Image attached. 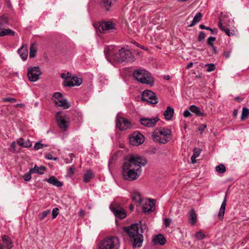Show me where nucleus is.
Masks as SVG:
<instances>
[{
  "mask_svg": "<svg viewBox=\"0 0 249 249\" xmlns=\"http://www.w3.org/2000/svg\"><path fill=\"white\" fill-rule=\"evenodd\" d=\"M190 110L194 113L197 116H204V113H202L200 109L195 105H191L189 107Z\"/></svg>",
  "mask_w": 249,
  "mask_h": 249,
  "instance_id": "obj_32",
  "label": "nucleus"
},
{
  "mask_svg": "<svg viewBox=\"0 0 249 249\" xmlns=\"http://www.w3.org/2000/svg\"><path fill=\"white\" fill-rule=\"evenodd\" d=\"M79 214L80 216H83L85 214V211L84 210H80L79 213Z\"/></svg>",
  "mask_w": 249,
  "mask_h": 249,
  "instance_id": "obj_58",
  "label": "nucleus"
},
{
  "mask_svg": "<svg viewBox=\"0 0 249 249\" xmlns=\"http://www.w3.org/2000/svg\"><path fill=\"white\" fill-rule=\"evenodd\" d=\"M55 105L64 109L69 108L71 107V104L65 98L63 100H56L55 101Z\"/></svg>",
  "mask_w": 249,
  "mask_h": 249,
  "instance_id": "obj_23",
  "label": "nucleus"
},
{
  "mask_svg": "<svg viewBox=\"0 0 249 249\" xmlns=\"http://www.w3.org/2000/svg\"><path fill=\"white\" fill-rule=\"evenodd\" d=\"M152 138L154 141L165 144L171 139V132L167 128L160 127L153 132Z\"/></svg>",
  "mask_w": 249,
  "mask_h": 249,
  "instance_id": "obj_4",
  "label": "nucleus"
},
{
  "mask_svg": "<svg viewBox=\"0 0 249 249\" xmlns=\"http://www.w3.org/2000/svg\"><path fill=\"white\" fill-rule=\"evenodd\" d=\"M147 163L145 158L136 155L127 157L122 167V176L124 180L133 181L142 173V167Z\"/></svg>",
  "mask_w": 249,
  "mask_h": 249,
  "instance_id": "obj_1",
  "label": "nucleus"
},
{
  "mask_svg": "<svg viewBox=\"0 0 249 249\" xmlns=\"http://www.w3.org/2000/svg\"><path fill=\"white\" fill-rule=\"evenodd\" d=\"M18 53L23 60L24 61L26 60L28 56V50L27 45L26 44L23 45L22 47L18 50Z\"/></svg>",
  "mask_w": 249,
  "mask_h": 249,
  "instance_id": "obj_21",
  "label": "nucleus"
},
{
  "mask_svg": "<svg viewBox=\"0 0 249 249\" xmlns=\"http://www.w3.org/2000/svg\"><path fill=\"white\" fill-rule=\"evenodd\" d=\"M45 180L57 187H61L63 185L62 182L59 181L53 176H52L49 178H46Z\"/></svg>",
  "mask_w": 249,
  "mask_h": 249,
  "instance_id": "obj_25",
  "label": "nucleus"
},
{
  "mask_svg": "<svg viewBox=\"0 0 249 249\" xmlns=\"http://www.w3.org/2000/svg\"><path fill=\"white\" fill-rule=\"evenodd\" d=\"M218 27L221 30L223 31L227 36H231L234 35V32H231L229 29L224 26L221 20L218 22Z\"/></svg>",
  "mask_w": 249,
  "mask_h": 249,
  "instance_id": "obj_31",
  "label": "nucleus"
},
{
  "mask_svg": "<svg viewBox=\"0 0 249 249\" xmlns=\"http://www.w3.org/2000/svg\"><path fill=\"white\" fill-rule=\"evenodd\" d=\"M45 157L48 160H58L57 157H53L52 155L50 154H47Z\"/></svg>",
  "mask_w": 249,
  "mask_h": 249,
  "instance_id": "obj_52",
  "label": "nucleus"
},
{
  "mask_svg": "<svg viewBox=\"0 0 249 249\" xmlns=\"http://www.w3.org/2000/svg\"><path fill=\"white\" fill-rule=\"evenodd\" d=\"M31 173L32 172H30V170L28 173L25 174L23 176V179L25 181H29L31 178Z\"/></svg>",
  "mask_w": 249,
  "mask_h": 249,
  "instance_id": "obj_45",
  "label": "nucleus"
},
{
  "mask_svg": "<svg viewBox=\"0 0 249 249\" xmlns=\"http://www.w3.org/2000/svg\"><path fill=\"white\" fill-rule=\"evenodd\" d=\"M216 171L221 174H223L226 172V167L224 165L221 164L217 166L215 168Z\"/></svg>",
  "mask_w": 249,
  "mask_h": 249,
  "instance_id": "obj_38",
  "label": "nucleus"
},
{
  "mask_svg": "<svg viewBox=\"0 0 249 249\" xmlns=\"http://www.w3.org/2000/svg\"><path fill=\"white\" fill-rule=\"evenodd\" d=\"M9 25V20L7 17L4 15L0 16V37L11 36H14L15 33L10 29L5 27Z\"/></svg>",
  "mask_w": 249,
  "mask_h": 249,
  "instance_id": "obj_7",
  "label": "nucleus"
},
{
  "mask_svg": "<svg viewBox=\"0 0 249 249\" xmlns=\"http://www.w3.org/2000/svg\"><path fill=\"white\" fill-rule=\"evenodd\" d=\"M50 213V211L49 210L44 211L38 214V217L40 220H42Z\"/></svg>",
  "mask_w": 249,
  "mask_h": 249,
  "instance_id": "obj_39",
  "label": "nucleus"
},
{
  "mask_svg": "<svg viewBox=\"0 0 249 249\" xmlns=\"http://www.w3.org/2000/svg\"><path fill=\"white\" fill-rule=\"evenodd\" d=\"M153 242L155 245L159 244L163 245L165 244L166 239L163 235L159 234L154 237Z\"/></svg>",
  "mask_w": 249,
  "mask_h": 249,
  "instance_id": "obj_19",
  "label": "nucleus"
},
{
  "mask_svg": "<svg viewBox=\"0 0 249 249\" xmlns=\"http://www.w3.org/2000/svg\"><path fill=\"white\" fill-rule=\"evenodd\" d=\"M98 30L100 33L106 34L109 33L115 29V24L110 21H104L99 23Z\"/></svg>",
  "mask_w": 249,
  "mask_h": 249,
  "instance_id": "obj_12",
  "label": "nucleus"
},
{
  "mask_svg": "<svg viewBox=\"0 0 249 249\" xmlns=\"http://www.w3.org/2000/svg\"><path fill=\"white\" fill-rule=\"evenodd\" d=\"M172 219L170 218H166L164 219L163 224L165 227H168L170 225Z\"/></svg>",
  "mask_w": 249,
  "mask_h": 249,
  "instance_id": "obj_46",
  "label": "nucleus"
},
{
  "mask_svg": "<svg viewBox=\"0 0 249 249\" xmlns=\"http://www.w3.org/2000/svg\"><path fill=\"white\" fill-rule=\"evenodd\" d=\"M199 28L201 29H206L208 30V31H210L212 34H216L217 32V30L216 29H211L209 27H207L203 24H200L199 25Z\"/></svg>",
  "mask_w": 249,
  "mask_h": 249,
  "instance_id": "obj_37",
  "label": "nucleus"
},
{
  "mask_svg": "<svg viewBox=\"0 0 249 249\" xmlns=\"http://www.w3.org/2000/svg\"><path fill=\"white\" fill-rule=\"evenodd\" d=\"M196 221L197 215L195 210L194 209H192L190 211L189 221L192 226H194L196 223Z\"/></svg>",
  "mask_w": 249,
  "mask_h": 249,
  "instance_id": "obj_28",
  "label": "nucleus"
},
{
  "mask_svg": "<svg viewBox=\"0 0 249 249\" xmlns=\"http://www.w3.org/2000/svg\"><path fill=\"white\" fill-rule=\"evenodd\" d=\"M17 142L19 145L23 147L28 148L32 146L31 142L28 140H25L22 138H20L18 139Z\"/></svg>",
  "mask_w": 249,
  "mask_h": 249,
  "instance_id": "obj_29",
  "label": "nucleus"
},
{
  "mask_svg": "<svg viewBox=\"0 0 249 249\" xmlns=\"http://www.w3.org/2000/svg\"><path fill=\"white\" fill-rule=\"evenodd\" d=\"M71 77V74L69 72L67 73H63L61 74V77L65 80L69 79Z\"/></svg>",
  "mask_w": 249,
  "mask_h": 249,
  "instance_id": "obj_51",
  "label": "nucleus"
},
{
  "mask_svg": "<svg viewBox=\"0 0 249 249\" xmlns=\"http://www.w3.org/2000/svg\"><path fill=\"white\" fill-rule=\"evenodd\" d=\"M206 124H202L199 126L198 129L199 131H200V133H202L204 130V129L206 127Z\"/></svg>",
  "mask_w": 249,
  "mask_h": 249,
  "instance_id": "obj_53",
  "label": "nucleus"
},
{
  "mask_svg": "<svg viewBox=\"0 0 249 249\" xmlns=\"http://www.w3.org/2000/svg\"><path fill=\"white\" fill-rule=\"evenodd\" d=\"M41 72L38 67H33L28 69L27 76L31 82H36L39 79Z\"/></svg>",
  "mask_w": 249,
  "mask_h": 249,
  "instance_id": "obj_10",
  "label": "nucleus"
},
{
  "mask_svg": "<svg viewBox=\"0 0 249 249\" xmlns=\"http://www.w3.org/2000/svg\"><path fill=\"white\" fill-rule=\"evenodd\" d=\"M144 137L143 135L139 132L133 133L129 138L130 142L133 145H139L144 142Z\"/></svg>",
  "mask_w": 249,
  "mask_h": 249,
  "instance_id": "obj_13",
  "label": "nucleus"
},
{
  "mask_svg": "<svg viewBox=\"0 0 249 249\" xmlns=\"http://www.w3.org/2000/svg\"><path fill=\"white\" fill-rule=\"evenodd\" d=\"M104 53L107 60H112L117 62H131L135 60V57L131 52L127 49L122 48L121 49L114 46H109L105 47Z\"/></svg>",
  "mask_w": 249,
  "mask_h": 249,
  "instance_id": "obj_2",
  "label": "nucleus"
},
{
  "mask_svg": "<svg viewBox=\"0 0 249 249\" xmlns=\"http://www.w3.org/2000/svg\"><path fill=\"white\" fill-rule=\"evenodd\" d=\"M196 157L195 158H194L193 155L192 156L191 160V161L193 163H195L196 162Z\"/></svg>",
  "mask_w": 249,
  "mask_h": 249,
  "instance_id": "obj_59",
  "label": "nucleus"
},
{
  "mask_svg": "<svg viewBox=\"0 0 249 249\" xmlns=\"http://www.w3.org/2000/svg\"><path fill=\"white\" fill-rule=\"evenodd\" d=\"M47 146L46 145H45L43 143H40V142H36L35 145H34V149L36 150H37L39 149H41L42 148H43L44 147Z\"/></svg>",
  "mask_w": 249,
  "mask_h": 249,
  "instance_id": "obj_42",
  "label": "nucleus"
},
{
  "mask_svg": "<svg viewBox=\"0 0 249 249\" xmlns=\"http://www.w3.org/2000/svg\"><path fill=\"white\" fill-rule=\"evenodd\" d=\"M195 237L198 240H202L205 237V235L201 231H197L196 233Z\"/></svg>",
  "mask_w": 249,
  "mask_h": 249,
  "instance_id": "obj_40",
  "label": "nucleus"
},
{
  "mask_svg": "<svg viewBox=\"0 0 249 249\" xmlns=\"http://www.w3.org/2000/svg\"><path fill=\"white\" fill-rule=\"evenodd\" d=\"M2 101L3 102H10V103H15L17 101L16 99L12 97H7L2 99Z\"/></svg>",
  "mask_w": 249,
  "mask_h": 249,
  "instance_id": "obj_43",
  "label": "nucleus"
},
{
  "mask_svg": "<svg viewBox=\"0 0 249 249\" xmlns=\"http://www.w3.org/2000/svg\"><path fill=\"white\" fill-rule=\"evenodd\" d=\"M133 75L138 82L144 84L151 85L154 81L150 73L144 69H138L133 71Z\"/></svg>",
  "mask_w": 249,
  "mask_h": 249,
  "instance_id": "obj_6",
  "label": "nucleus"
},
{
  "mask_svg": "<svg viewBox=\"0 0 249 249\" xmlns=\"http://www.w3.org/2000/svg\"><path fill=\"white\" fill-rule=\"evenodd\" d=\"M113 1H115V0H101L100 5L101 8H104L107 11H109L113 4Z\"/></svg>",
  "mask_w": 249,
  "mask_h": 249,
  "instance_id": "obj_20",
  "label": "nucleus"
},
{
  "mask_svg": "<svg viewBox=\"0 0 249 249\" xmlns=\"http://www.w3.org/2000/svg\"><path fill=\"white\" fill-rule=\"evenodd\" d=\"M159 119L158 117L153 118H149L146 117H141L140 118V124L147 127H152L156 125Z\"/></svg>",
  "mask_w": 249,
  "mask_h": 249,
  "instance_id": "obj_14",
  "label": "nucleus"
},
{
  "mask_svg": "<svg viewBox=\"0 0 249 249\" xmlns=\"http://www.w3.org/2000/svg\"><path fill=\"white\" fill-rule=\"evenodd\" d=\"M193 66V62H190L187 65L186 68V69H190Z\"/></svg>",
  "mask_w": 249,
  "mask_h": 249,
  "instance_id": "obj_61",
  "label": "nucleus"
},
{
  "mask_svg": "<svg viewBox=\"0 0 249 249\" xmlns=\"http://www.w3.org/2000/svg\"><path fill=\"white\" fill-rule=\"evenodd\" d=\"M16 144L15 142H12L10 146L12 148H13V152H15L16 151Z\"/></svg>",
  "mask_w": 249,
  "mask_h": 249,
  "instance_id": "obj_57",
  "label": "nucleus"
},
{
  "mask_svg": "<svg viewBox=\"0 0 249 249\" xmlns=\"http://www.w3.org/2000/svg\"><path fill=\"white\" fill-rule=\"evenodd\" d=\"M46 168L44 166H41L40 167L35 165L33 168L30 169V172L36 173L39 175H42L44 171L46 170Z\"/></svg>",
  "mask_w": 249,
  "mask_h": 249,
  "instance_id": "obj_30",
  "label": "nucleus"
},
{
  "mask_svg": "<svg viewBox=\"0 0 249 249\" xmlns=\"http://www.w3.org/2000/svg\"><path fill=\"white\" fill-rule=\"evenodd\" d=\"M174 109L170 107H167L166 110L163 113V115L166 120H170L174 115Z\"/></svg>",
  "mask_w": 249,
  "mask_h": 249,
  "instance_id": "obj_26",
  "label": "nucleus"
},
{
  "mask_svg": "<svg viewBox=\"0 0 249 249\" xmlns=\"http://www.w3.org/2000/svg\"><path fill=\"white\" fill-rule=\"evenodd\" d=\"M200 152H201V150L199 148H194V150H193V155L194 156V158H195V157L196 158L198 157L199 156V155H200Z\"/></svg>",
  "mask_w": 249,
  "mask_h": 249,
  "instance_id": "obj_47",
  "label": "nucleus"
},
{
  "mask_svg": "<svg viewBox=\"0 0 249 249\" xmlns=\"http://www.w3.org/2000/svg\"><path fill=\"white\" fill-rule=\"evenodd\" d=\"M205 34L204 32H200L198 36V40L199 42L203 41L205 38Z\"/></svg>",
  "mask_w": 249,
  "mask_h": 249,
  "instance_id": "obj_48",
  "label": "nucleus"
},
{
  "mask_svg": "<svg viewBox=\"0 0 249 249\" xmlns=\"http://www.w3.org/2000/svg\"><path fill=\"white\" fill-rule=\"evenodd\" d=\"M75 167L74 166H71L69 169L68 171V174H69L70 176H71L74 173L75 171Z\"/></svg>",
  "mask_w": 249,
  "mask_h": 249,
  "instance_id": "obj_50",
  "label": "nucleus"
},
{
  "mask_svg": "<svg viewBox=\"0 0 249 249\" xmlns=\"http://www.w3.org/2000/svg\"><path fill=\"white\" fill-rule=\"evenodd\" d=\"M235 100L239 102H240L242 101V99L239 97H236L235 98Z\"/></svg>",
  "mask_w": 249,
  "mask_h": 249,
  "instance_id": "obj_63",
  "label": "nucleus"
},
{
  "mask_svg": "<svg viewBox=\"0 0 249 249\" xmlns=\"http://www.w3.org/2000/svg\"><path fill=\"white\" fill-rule=\"evenodd\" d=\"M120 243L116 236H109L100 241L97 244V249H119Z\"/></svg>",
  "mask_w": 249,
  "mask_h": 249,
  "instance_id": "obj_5",
  "label": "nucleus"
},
{
  "mask_svg": "<svg viewBox=\"0 0 249 249\" xmlns=\"http://www.w3.org/2000/svg\"><path fill=\"white\" fill-rule=\"evenodd\" d=\"M249 116V109L245 107H244L242 109V115L241 119L243 120L247 118Z\"/></svg>",
  "mask_w": 249,
  "mask_h": 249,
  "instance_id": "obj_35",
  "label": "nucleus"
},
{
  "mask_svg": "<svg viewBox=\"0 0 249 249\" xmlns=\"http://www.w3.org/2000/svg\"><path fill=\"white\" fill-rule=\"evenodd\" d=\"M202 17V14L200 12L197 13L193 18L191 24L189 26V27H193L196 23L199 22Z\"/></svg>",
  "mask_w": 249,
  "mask_h": 249,
  "instance_id": "obj_33",
  "label": "nucleus"
},
{
  "mask_svg": "<svg viewBox=\"0 0 249 249\" xmlns=\"http://www.w3.org/2000/svg\"><path fill=\"white\" fill-rule=\"evenodd\" d=\"M147 227L146 225L145 224H141V232L142 233H143L144 232V231L147 230Z\"/></svg>",
  "mask_w": 249,
  "mask_h": 249,
  "instance_id": "obj_55",
  "label": "nucleus"
},
{
  "mask_svg": "<svg viewBox=\"0 0 249 249\" xmlns=\"http://www.w3.org/2000/svg\"><path fill=\"white\" fill-rule=\"evenodd\" d=\"M25 106L24 104H22V103H21V104H17L16 106H15V107H23Z\"/></svg>",
  "mask_w": 249,
  "mask_h": 249,
  "instance_id": "obj_62",
  "label": "nucleus"
},
{
  "mask_svg": "<svg viewBox=\"0 0 249 249\" xmlns=\"http://www.w3.org/2000/svg\"><path fill=\"white\" fill-rule=\"evenodd\" d=\"M216 39L215 37L211 36L209 37L207 39V44L211 46V47H213V42Z\"/></svg>",
  "mask_w": 249,
  "mask_h": 249,
  "instance_id": "obj_44",
  "label": "nucleus"
},
{
  "mask_svg": "<svg viewBox=\"0 0 249 249\" xmlns=\"http://www.w3.org/2000/svg\"><path fill=\"white\" fill-rule=\"evenodd\" d=\"M36 46L34 44H32L30 48V53L29 57L30 58H33L36 56Z\"/></svg>",
  "mask_w": 249,
  "mask_h": 249,
  "instance_id": "obj_34",
  "label": "nucleus"
},
{
  "mask_svg": "<svg viewBox=\"0 0 249 249\" xmlns=\"http://www.w3.org/2000/svg\"><path fill=\"white\" fill-rule=\"evenodd\" d=\"M116 125L120 130H125L131 127V123L123 117H119L117 119Z\"/></svg>",
  "mask_w": 249,
  "mask_h": 249,
  "instance_id": "obj_15",
  "label": "nucleus"
},
{
  "mask_svg": "<svg viewBox=\"0 0 249 249\" xmlns=\"http://www.w3.org/2000/svg\"><path fill=\"white\" fill-rule=\"evenodd\" d=\"M59 209L57 208H55L53 209L52 211V217L53 219H55L57 215L58 214Z\"/></svg>",
  "mask_w": 249,
  "mask_h": 249,
  "instance_id": "obj_49",
  "label": "nucleus"
},
{
  "mask_svg": "<svg viewBox=\"0 0 249 249\" xmlns=\"http://www.w3.org/2000/svg\"><path fill=\"white\" fill-rule=\"evenodd\" d=\"M123 230L129 236L133 242L134 247L140 248L142 246L143 241V236L139 232L138 223H134L130 226L124 227Z\"/></svg>",
  "mask_w": 249,
  "mask_h": 249,
  "instance_id": "obj_3",
  "label": "nucleus"
},
{
  "mask_svg": "<svg viewBox=\"0 0 249 249\" xmlns=\"http://www.w3.org/2000/svg\"><path fill=\"white\" fill-rule=\"evenodd\" d=\"M155 210V203L154 200H146L142 206V211L146 214H149Z\"/></svg>",
  "mask_w": 249,
  "mask_h": 249,
  "instance_id": "obj_17",
  "label": "nucleus"
},
{
  "mask_svg": "<svg viewBox=\"0 0 249 249\" xmlns=\"http://www.w3.org/2000/svg\"><path fill=\"white\" fill-rule=\"evenodd\" d=\"M191 115V114L190 112L188 110H185L183 112V116L184 117H188Z\"/></svg>",
  "mask_w": 249,
  "mask_h": 249,
  "instance_id": "obj_54",
  "label": "nucleus"
},
{
  "mask_svg": "<svg viewBox=\"0 0 249 249\" xmlns=\"http://www.w3.org/2000/svg\"><path fill=\"white\" fill-rule=\"evenodd\" d=\"M213 48V50L214 53L216 54L217 53V50L216 48L213 45V47H212Z\"/></svg>",
  "mask_w": 249,
  "mask_h": 249,
  "instance_id": "obj_64",
  "label": "nucleus"
},
{
  "mask_svg": "<svg viewBox=\"0 0 249 249\" xmlns=\"http://www.w3.org/2000/svg\"><path fill=\"white\" fill-rule=\"evenodd\" d=\"M142 101L149 102L152 104H156L158 102L156 94L149 90H145L142 92Z\"/></svg>",
  "mask_w": 249,
  "mask_h": 249,
  "instance_id": "obj_9",
  "label": "nucleus"
},
{
  "mask_svg": "<svg viewBox=\"0 0 249 249\" xmlns=\"http://www.w3.org/2000/svg\"><path fill=\"white\" fill-rule=\"evenodd\" d=\"M64 99L62 94L60 92H55L53 96V100L55 104L56 100H63Z\"/></svg>",
  "mask_w": 249,
  "mask_h": 249,
  "instance_id": "obj_36",
  "label": "nucleus"
},
{
  "mask_svg": "<svg viewBox=\"0 0 249 249\" xmlns=\"http://www.w3.org/2000/svg\"><path fill=\"white\" fill-rule=\"evenodd\" d=\"M2 241L5 247L8 249H11L13 247V243L10 238L5 235L2 236Z\"/></svg>",
  "mask_w": 249,
  "mask_h": 249,
  "instance_id": "obj_22",
  "label": "nucleus"
},
{
  "mask_svg": "<svg viewBox=\"0 0 249 249\" xmlns=\"http://www.w3.org/2000/svg\"><path fill=\"white\" fill-rule=\"evenodd\" d=\"M57 124L63 130H66L70 124L69 118L65 114H57L56 116Z\"/></svg>",
  "mask_w": 249,
  "mask_h": 249,
  "instance_id": "obj_11",
  "label": "nucleus"
},
{
  "mask_svg": "<svg viewBox=\"0 0 249 249\" xmlns=\"http://www.w3.org/2000/svg\"><path fill=\"white\" fill-rule=\"evenodd\" d=\"M229 191H226L225 195L224 198L221 204L218 216L220 219H223L225 213L226 203H227V197L228 195Z\"/></svg>",
  "mask_w": 249,
  "mask_h": 249,
  "instance_id": "obj_18",
  "label": "nucleus"
},
{
  "mask_svg": "<svg viewBox=\"0 0 249 249\" xmlns=\"http://www.w3.org/2000/svg\"><path fill=\"white\" fill-rule=\"evenodd\" d=\"M131 198L137 205H140L142 203V198L141 194L137 192H134L131 194Z\"/></svg>",
  "mask_w": 249,
  "mask_h": 249,
  "instance_id": "obj_24",
  "label": "nucleus"
},
{
  "mask_svg": "<svg viewBox=\"0 0 249 249\" xmlns=\"http://www.w3.org/2000/svg\"><path fill=\"white\" fill-rule=\"evenodd\" d=\"M230 53H231V51H225V52H224V55L225 57L226 58H229L230 57Z\"/></svg>",
  "mask_w": 249,
  "mask_h": 249,
  "instance_id": "obj_56",
  "label": "nucleus"
},
{
  "mask_svg": "<svg viewBox=\"0 0 249 249\" xmlns=\"http://www.w3.org/2000/svg\"><path fill=\"white\" fill-rule=\"evenodd\" d=\"M205 67L207 69V71L209 72L213 71L215 69V66L214 64L212 63L206 64L205 65Z\"/></svg>",
  "mask_w": 249,
  "mask_h": 249,
  "instance_id": "obj_41",
  "label": "nucleus"
},
{
  "mask_svg": "<svg viewBox=\"0 0 249 249\" xmlns=\"http://www.w3.org/2000/svg\"><path fill=\"white\" fill-rule=\"evenodd\" d=\"M238 113V110L236 109H234L233 111V115L234 117H236Z\"/></svg>",
  "mask_w": 249,
  "mask_h": 249,
  "instance_id": "obj_60",
  "label": "nucleus"
},
{
  "mask_svg": "<svg viewBox=\"0 0 249 249\" xmlns=\"http://www.w3.org/2000/svg\"><path fill=\"white\" fill-rule=\"evenodd\" d=\"M110 211L113 212L115 216L119 219H123L126 216L125 210L117 203H112L109 205Z\"/></svg>",
  "mask_w": 249,
  "mask_h": 249,
  "instance_id": "obj_8",
  "label": "nucleus"
},
{
  "mask_svg": "<svg viewBox=\"0 0 249 249\" xmlns=\"http://www.w3.org/2000/svg\"><path fill=\"white\" fill-rule=\"evenodd\" d=\"M82 83V79L76 76L71 77L69 79L64 80V85L66 87L78 86Z\"/></svg>",
  "mask_w": 249,
  "mask_h": 249,
  "instance_id": "obj_16",
  "label": "nucleus"
},
{
  "mask_svg": "<svg viewBox=\"0 0 249 249\" xmlns=\"http://www.w3.org/2000/svg\"><path fill=\"white\" fill-rule=\"evenodd\" d=\"M94 178V174L91 170H88L83 175V182H89L90 180Z\"/></svg>",
  "mask_w": 249,
  "mask_h": 249,
  "instance_id": "obj_27",
  "label": "nucleus"
}]
</instances>
